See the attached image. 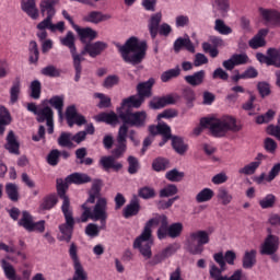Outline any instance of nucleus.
Here are the masks:
<instances>
[{"instance_id":"10","label":"nucleus","mask_w":280,"mask_h":280,"mask_svg":"<svg viewBox=\"0 0 280 280\" xmlns=\"http://www.w3.org/2000/svg\"><path fill=\"white\" fill-rule=\"evenodd\" d=\"M214 261L220 266V268L215 265H211L210 267V277L213 280H242L243 271L242 269H237L233 272L232 276H223L222 272L226 270V261H224V254L219 252L213 255Z\"/></svg>"},{"instance_id":"24","label":"nucleus","mask_w":280,"mask_h":280,"mask_svg":"<svg viewBox=\"0 0 280 280\" xmlns=\"http://www.w3.org/2000/svg\"><path fill=\"white\" fill-rule=\"evenodd\" d=\"M183 47H185L187 51H190V54H196V47H194V43H191V39L178 37L173 45L175 54H178V51H180Z\"/></svg>"},{"instance_id":"45","label":"nucleus","mask_w":280,"mask_h":280,"mask_svg":"<svg viewBox=\"0 0 280 280\" xmlns=\"http://www.w3.org/2000/svg\"><path fill=\"white\" fill-rule=\"evenodd\" d=\"M165 178L171 183H180V180L185 178V173L177 171V168H173L166 172Z\"/></svg>"},{"instance_id":"47","label":"nucleus","mask_w":280,"mask_h":280,"mask_svg":"<svg viewBox=\"0 0 280 280\" xmlns=\"http://www.w3.org/2000/svg\"><path fill=\"white\" fill-rule=\"evenodd\" d=\"M138 196L143 200H150L151 198H154L156 196V191L150 186H144L138 190Z\"/></svg>"},{"instance_id":"40","label":"nucleus","mask_w":280,"mask_h":280,"mask_svg":"<svg viewBox=\"0 0 280 280\" xmlns=\"http://www.w3.org/2000/svg\"><path fill=\"white\" fill-rule=\"evenodd\" d=\"M5 194L12 202H19V186L16 184L9 183L5 185Z\"/></svg>"},{"instance_id":"22","label":"nucleus","mask_w":280,"mask_h":280,"mask_svg":"<svg viewBox=\"0 0 280 280\" xmlns=\"http://www.w3.org/2000/svg\"><path fill=\"white\" fill-rule=\"evenodd\" d=\"M257 264V249L246 250L242 258L244 270H250Z\"/></svg>"},{"instance_id":"27","label":"nucleus","mask_w":280,"mask_h":280,"mask_svg":"<svg viewBox=\"0 0 280 280\" xmlns=\"http://www.w3.org/2000/svg\"><path fill=\"white\" fill-rule=\"evenodd\" d=\"M161 21H163V14L158 12L151 15L149 22V32L152 38H156V34H159V25H161Z\"/></svg>"},{"instance_id":"16","label":"nucleus","mask_w":280,"mask_h":280,"mask_svg":"<svg viewBox=\"0 0 280 280\" xmlns=\"http://www.w3.org/2000/svg\"><path fill=\"white\" fill-rule=\"evenodd\" d=\"M258 12L265 20L266 23H270V25L280 26V12L275 9H265L259 8Z\"/></svg>"},{"instance_id":"50","label":"nucleus","mask_w":280,"mask_h":280,"mask_svg":"<svg viewBox=\"0 0 280 280\" xmlns=\"http://www.w3.org/2000/svg\"><path fill=\"white\" fill-rule=\"evenodd\" d=\"M178 194V187L175 184H170L160 190V198H170Z\"/></svg>"},{"instance_id":"20","label":"nucleus","mask_w":280,"mask_h":280,"mask_svg":"<svg viewBox=\"0 0 280 280\" xmlns=\"http://www.w3.org/2000/svg\"><path fill=\"white\" fill-rule=\"evenodd\" d=\"M205 78H207V72L205 70H199L192 74L184 77V80L189 86H200L205 84Z\"/></svg>"},{"instance_id":"2","label":"nucleus","mask_w":280,"mask_h":280,"mask_svg":"<svg viewBox=\"0 0 280 280\" xmlns=\"http://www.w3.org/2000/svg\"><path fill=\"white\" fill-rule=\"evenodd\" d=\"M91 176L86 173H72L66 177V183L62 179H57V194L62 200L61 211L66 220V223L59 225L61 233L60 242H71L75 226V219L73 218L71 201L69 196H67V189H69V185H85V183H91Z\"/></svg>"},{"instance_id":"32","label":"nucleus","mask_w":280,"mask_h":280,"mask_svg":"<svg viewBox=\"0 0 280 280\" xmlns=\"http://www.w3.org/2000/svg\"><path fill=\"white\" fill-rule=\"evenodd\" d=\"M167 236H170V221L167 220V215L162 214V222L158 229V238L165 240Z\"/></svg>"},{"instance_id":"52","label":"nucleus","mask_w":280,"mask_h":280,"mask_svg":"<svg viewBox=\"0 0 280 280\" xmlns=\"http://www.w3.org/2000/svg\"><path fill=\"white\" fill-rule=\"evenodd\" d=\"M158 131L159 135H162L164 137V142L170 141V139L174 137L172 136V128L165 122L158 124Z\"/></svg>"},{"instance_id":"9","label":"nucleus","mask_w":280,"mask_h":280,"mask_svg":"<svg viewBox=\"0 0 280 280\" xmlns=\"http://www.w3.org/2000/svg\"><path fill=\"white\" fill-rule=\"evenodd\" d=\"M154 79L150 78L148 81L139 83L136 88L137 95L124 98V103L131 104L133 108H141L145 102V97H152V88L154 86Z\"/></svg>"},{"instance_id":"12","label":"nucleus","mask_w":280,"mask_h":280,"mask_svg":"<svg viewBox=\"0 0 280 280\" xmlns=\"http://www.w3.org/2000/svg\"><path fill=\"white\" fill-rule=\"evenodd\" d=\"M268 235L260 247V255H275L279 250L280 240L279 236L272 234V230L268 229Z\"/></svg>"},{"instance_id":"7","label":"nucleus","mask_w":280,"mask_h":280,"mask_svg":"<svg viewBox=\"0 0 280 280\" xmlns=\"http://www.w3.org/2000/svg\"><path fill=\"white\" fill-rule=\"evenodd\" d=\"M132 108H135L132 104H125L122 101L120 107L116 109L119 119L122 120V126H130L131 128H145V124L148 121V112H132Z\"/></svg>"},{"instance_id":"11","label":"nucleus","mask_w":280,"mask_h":280,"mask_svg":"<svg viewBox=\"0 0 280 280\" xmlns=\"http://www.w3.org/2000/svg\"><path fill=\"white\" fill-rule=\"evenodd\" d=\"M19 226H23L25 231L28 233H34L36 231L37 233H45V220L34 222V217L27 212V210H24L22 212V218L19 221Z\"/></svg>"},{"instance_id":"44","label":"nucleus","mask_w":280,"mask_h":280,"mask_svg":"<svg viewBox=\"0 0 280 280\" xmlns=\"http://www.w3.org/2000/svg\"><path fill=\"white\" fill-rule=\"evenodd\" d=\"M267 56H269V58L272 60L271 63L272 67H277V69H280V47L279 48H268L267 49Z\"/></svg>"},{"instance_id":"53","label":"nucleus","mask_w":280,"mask_h":280,"mask_svg":"<svg viewBox=\"0 0 280 280\" xmlns=\"http://www.w3.org/2000/svg\"><path fill=\"white\" fill-rule=\"evenodd\" d=\"M58 144L61 148H73L72 137L69 132H61L58 138Z\"/></svg>"},{"instance_id":"36","label":"nucleus","mask_w":280,"mask_h":280,"mask_svg":"<svg viewBox=\"0 0 280 280\" xmlns=\"http://www.w3.org/2000/svg\"><path fill=\"white\" fill-rule=\"evenodd\" d=\"M1 266H2V270L4 271L7 279L21 280V278L16 279V270L14 269V266H12V264L8 262V260L2 259Z\"/></svg>"},{"instance_id":"38","label":"nucleus","mask_w":280,"mask_h":280,"mask_svg":"<svg viewBox=\"0 0 280 280\" xmlns=\"http://www.w3.org/2000/svg\"><path fill=\"white\" fill-rule=\"evenodd\" d=\"M152 170L154 172H165V170H170V161L166 158H156L152 162Z\"/></svg>"},{"instance_id":"56","label":"nucleus","mask_w":280,"mask_h":280,"mask_svg":"<svg viewBox=\"0 0 280 280\" xmlns=\"http://www.w3.org/2000/svg\"><path fill=\"white\" fill-rule=\"evenodd\" d=\"M258 167H259V162H252L245 165L243 168H240L238 174H244L245 176H252V174H255V172H257Z\"/></svg>"},{"instance_id":"30","label":"nucleus","mask_w":280,"mask_h":280,"mask_svg":"<svg viewBox=\"0 0 280 280\" xmlns=\"http://www.w3.org/2000/svg\"><path fill=\"white\" fill-rule=\"evenodd\" d=\"M88 47L90 49V57L97 58L108 47V44L104 42L88 43Z\"/></svg>"},{"instance_id":"48","label":"nucleus","mask_w":280,"mask_h":280,"mask_svg":"<svg viewBox=\"0 0 280 280\" xmlns=\"http://www.w3.org/2000/svg\"><path fill=\"white\" fill-rule=\"evenodd\" d=\"M73 280H88L89 275L84 270V267H82L81 262L74 264V275L72 277Z\"/></svg>"},{"instance_id":"17","label":"nucleus","mask_w":280,"mask_h":280,"mask_svg":"<svg viewBox=\"0 0 280 280\" xmlns=\"http://www.w3.org/2000/svg\"><path fill=\"white\" fill-rule=\"evenodd\" d=\"M4 148L10 154H15L16 156L21 154V143H19V140H16V135H14L12 130H10L7 136V143L4 144Z\"/></svg>"},{"instance_id":"49","label":"nucleus","mask_w":280,"mask_h":280,"mask_svg":"<svg viewBox=\"0 0 280 280\" xmlns=\"http://www.w3.org/2000/svg\"><path fill=\"white\" fill-rule=\"evenodd\" d=\"M180 75V67L176 66L175 69H170L164 71L161 74L162 82H170V80H173V78H178Z\"/></svg>"},{"instance_id":"21","label":"nucleus","mask_w":280,"mask_h":280,"mask_svg":"<svg viewBox=\"0 0 280 280\" xmlns=\"http://www.w3.org/2000/svg\"><path fill=\"white\" fill-rule=\"evenodd\" d=\"M21 9L27 14L33 21L38 19V8H36V0H22Z\"/></svg>"},{"instance_id":"39","label":"nucleus","mask_w":280,"mask_h":280,"mask_svg":"<svg viewBox=\"0 0 280 280\" xmlns=\"http://www.w3.org/2000/svg\"><path fill=\"white\" fill-rule=\"evenodd\" d=\"M214 30L219 32L221 36H229V34H233V28L224 23V20H215L214 21Z\"/></svg>"},{"instance_id":"41","label":"nucleus","mask_w":280,"mask_h":280,"mask_svg":"<svg viewBox=\"0 0 280 280\" xmlns=\"http://www.w3.org/2000/svg\"><path fill=\"white\" fill-rule=\"evenodd\" d=\"M48 104L52 106V108H56L58 112L59 117H62V108H65V97L62 96H52L49 101Z\"/></svg>"},{"instance_id":"61","label":"nucleus","mask_w":280,"mask_h":280,"mask_svg":"<svg viewBox=\"0 0 280 280\" xmlns=\"http://www.w3.org/2000/svg\"><path fill=\"white\" fill-rule=\"evenodd\" d=\"M257 89H258L259 95L262 98L268 97V95H270V93H271L270 83H268V82H258Z\"/></svg>"},{"instance_id":"19","label":"nucleus","mask_w":280,"mask_h":280,"mask_svg":"<svg viewBox=\"0 0 280 280\" xmlns=\"http://www.w3.org/2000/svg\"><path fill=\"white\" fill-rule=\"evenodd\" d=\"M110 14H104L102 11H92L83 16L85 23H93L94 25L104 23V21H110Z\"/></svg>"},{"instance_id":"60","label":"nucleus","mask_w":280,"mask_h":280,"mask_svg":"<svg viewBox=\"0 0 280 280\" xmlns=\"http://www.w3.org/2000/svg\"><path fill=\"white\" fill-rule=\"evenodd\" d=\"M31 97L33 100H40V81L34 80L31 83Z\"/></svg>"},{"instance_id":"63","label":"nucleus","mask_w":280,"mask_h":280,"mask_svg":"<svg viewBox=\"0 0 280 280\" xmlns=\"http://www.w3.org/2000/svg\"><path fill=\"white\" fill-rule=\"evenodd\" d=\"M264 148L266 152L275 154V152H277V141H275L272 138H266L264 141Z\"/></svg>"},{"instance_id":"34","label":"nucleus","mask_w":280,"mask_h":280,"mask_svg":"<svg viewBox=\"0 0 280 280\" xmlns=\"http://www.w3.org/2000/svg\"><path fill=\"white\" fill-rule=\"evenodd\" d=\"M21 94V78L16 77L10 90V102L16 104L19 95Z\"/></svg>"},{"instance_id":"6","label":"nucleus","mask_w":280,"mask_h":280,"mask_svg":"<svg viewBox=\"0 0 280 280\" xmlns=\"http://www.w3.org/2000/svg\"><path fill=\"white\" fill-rule=\"evenodd\" d=\"M128 137V126L121 125L118 129V136H117V147L112 151V155L103 156L100 160V163L105 170V172H108V170H115V172H119L124 167V164L119 162H115L116 159H121L124 156L127 145H126V139Z\"/></svg>"},{"instance_id":"25","label":"nucleus","mask_w":280,"mask_h":280,"mask_svg":"<svg viewBox=\"0 0 280 280\" xmlns=\"http://www.w3.org/2000/svg\"><path fill=\"white\" fill-rule=\"evenodd\" d=\"M95 121L103 122V124H108L109 126H113L115 124H117V121H119V114L115 113V112H110V113H101L96 116H94Z\"/></svg>"},{"instance_id":"33","label":"nucleus","mask_w":280,"mask_h":280,"mask_svg":"<svg viewBox=\"0 0 280 280\" xmlns=\"http://www.w3.org/2000/svg\"><path fill=\"white\" fill-rule=\"evenodd\" d=\"M61 45L63 47H68L70 54L75 51L78 48L75 47V35L73 32L69 31L63 38L60 39Z\"/></svg>"},{"instance_id":"35","label":"nucleus","mask_w":280,"mask_h":280,"mask_svg":"<svg viewBox=\"0 0 280 280\" xmlns=\"http://www.w3.org/2000/svg\"><path fill=\"white\" fill-rule=\"evenodd\" d=\"M217 198L219 202L223 205V207H226V205H231V202L233 201V195H231V192H229V189L224 187L219 188Z\"/></svg>"},{"instance_id":"51","label":"nucleus","mask_w":280,"mask_h":280,"mask_svg":"<svg viewBox=\"0 0 280 280\" xmlns=\"http://www.w3.org/2000/svg\"><path fill=\"white\" fill-rule=\"evenodd\" d=\"M182 233H183V223L177 222L168 226V237H171L172 240H176V237H180Z\"/></svg>"},{"instance_id":"64","label":"nucleus","mask_w":280,"mask_h":280,"mask_svg":"<svg viewBox=\"0 0 280 280\" xmlns=\"http://www.w3.org/2000/svg\"><path fill=\"white\" fill-rule=\"evenodd\" d=\"M231 57L236 67H240V65H246L248 62V55L246 54H234Z\"/></svg>"},{"instance_id":"28","label":"nucleus","mask_w":280,"mask_h":280,"mask_svg":"<svg viewBox=\"0 0 280 280\" xmlns=\"http://www.w3.org/2000/svg\"><path fill=\"white\" fill-rule=\"evenodd\" d=\"M12 124V115L10 110L5 108V106H0V135L5 132V127Z\"/></svg>"},{"instance_id":"13","label":"nucleus","mask_w":280,"mask_h":280,"mask_svg":"<svg viewBox=\"0 0 280 280\" xmlns=\"http://www.w3.org/2000/svg\"><path fill=\"white\" fill-rule=\"evenodd\" d=\"M178 245H170L164 248L162 252H159L153 257L149 258L150 260L147 262V266L154 268V266H159V264H163L167 257H172L176 250H178Z\"/></svg>"},{"instance_id":"55","label":"nucleus","mask_w":280,"mask_h":280,"mask_svg":"<svg viewBox=\"0 0 280 280\" xmlns=\"http://www.w3.org/2000/svg\"><path fill=\"white\" fill-rule=\"evenodd\" d=\"M275 115H277V113L275 110L268 109L267 113L256 117V124H258V125L270 124V121H272V119H275Z\"/></svg>"},{"instance_id":"57","label":"nucleus","mask_w":280,"mask_h":280,"mask_svg":"<svg viewBox=\"0 0 280 280\" xmlns=\"http://www.w3.org/2000/svg\"><path fill=\"white\" fill-rule=\"evenodd\" d=\"M60 161V151L58 149L51 150L47 155V163L52 167H56Z\"/></svg>"},{"instance_id":"37","label":"nucleus","mask_w":280,"mask_h":280,"mask_svg":"<svg viewBox=\"0 0 280 280\" xmlns=\"http://www.w3.org/2000/svg\"><path fill=\"white\" fill-rule=\"evenodd\" d=\"M28 54H30L28 60L31 65H36L40 56V51H38V44L36 43V40L30 42Z\"/></svg>"},{"instance_id":"58","label":"nucleus","mask_w":280,"mask_h":280,"mask_svg":"<svg viewBox=\"0 0 280 280\" xmlns=\"http://www.w3.org/2000/svg\"><path fill=\"white\" fill-rule=\"evenodd\" d=\"M267 132L270 137H275L278 141H280V115L278 117L277 125H269L267 127Z\"/></svg>"},{"instance_id":"3","label":"nucleus","mask_w":280,"mask_h":280,"mask_svg":"<svg viewBox=\"0 0 280 280\" xmlns=\"http://www.w3.org/2000/svg\"><path fill=\"white\" fill-rule=\"evenodd\" d=\"M200 126L194 130L196 137L202 133V128H209L212 137H226V132L242 130V125H237V120L233 116H225L221 119L203 117L200 119Z\"/></svg>"},{"instance_id":"29","label":"nucleus","mask_w":280,"mask_h":280,"mask_svg":"<svg viewBox=\"0 0 280 280\" xmlns=\"http://www.w3.org/2000/svg\"><path fill=\"white\" fill-rule=\"evenodd\" d=\"M36 121L38 124H49L54 121V109L51 107L46 106L42 109H39V113L37 114Z\"/></svg>"},{"instance_id":"59","label":"nucleus","mask_w":280,"mask_h":280,"mask_svg":"<svg viewBox=\"0 0 280 280\" xmlns=\"http://www.w3.org/2000/svg\"><path fill=\"white\" fill-rule=\"evenodd\" d=\"M128 173L129 174H137L139 172V159L135 158L133 155H129L128 159Z\"/></svg>"},{"instance_id":"15","label":"nucleus","mask_w":280,"mask_h":280,"mask_svg":"<svg viewBox=\"0 0 280 280\" xmlns=\"http://www.w3.org/2000/svg\"><path fill=\"white\" fill-rule=\"evenodd\" d=\"M176 104V98L172 94L165 96H154L152 101L149 102V108L152 110H161L165 106H172Z\"/></svg>"},{"instance_id":"42","label":"nucleus","mask_w":280,"mask_h":280,"mask_svg":"<svg viewBox=\"0 0 280 280\" xmlns=\"http://www.w3.org/2000/svg\"><path fill=\"white\" fill-rule=\"evenodd\" d=\"M86 148H80L75 151V156L79 159V165H93V159L86 158Z\"/></svg>"},{"instance_id":"31","label":"nucleus","mask_w":280,"mask_h":280,"mask_svg":"<svg viewBox=\"0 0 280 280\" xmlns=\"http://www.w3.org/2000/svg\"><path fill=\"white\" fill-rule=\"evenodd\" d=\"M171 139H172V147L175 150V152H177V154H180V156H183V154L187 152L189 147L185 143V141H183V138L178 136H173Z\"/></svg>"},{"instance_id":"18","label":"nucleus","mask_w":280,"mask_h":280,"mask_svg":"<svg viewBox=\"0 0 280 280\" xmlns=\"http://www.w3.org/2000/svg\"><path fill=\"white\" fill-rule=\"evenodd\" d=\"M74 31L77 32L81 43H86V40H95L97 38V31L92 27H80L79 25L74 26Z\"/></svg>"},{"instance_id":"8","label":"nucleus","mask_w":280,"mask_h":280,"mask_svg":"<svg viewBox=\"0 0 280 280\" xmlns=\"http://www.w3.org/2000/svg\"><path fill=\"white\" fill-rule=\"evenodd\" d=\"M211 242L209 232L205 230H198L191 232L186 240V250L190 255H202L205 253V246Z\"/></svg>"},{"instance_id":"46","label":"nucleus","mask_w":280,"mask_h":280,"mask_svg":"<svg viewBox=\"0 0 280 280\" xmlns=\"http://www.w3.org/2000/svg\"><path fill=\"white\" fill-rule=\"evenodd\" d=\"M42 75L46 78H60V69L56 68L54 65H48L40 70Z\"/></svg>"},{"instance_id":"62","label":"nucleus","mask_w":280,"mask_h":280,"mask_svg":"<svg viewBox=\"0 0 280 280\" xmlns=\"http://www.w3.org/2000/svg\"><path fill=\"white\" fill-rule=\"evenodd\" d=\"M116 84H119V77L116 74L108 75L103 82L104 89H113Z\"/></svg>"},{"instance_id":"4","label":"nucleus","mask_w":280,"mask_h":280,"mask_svg":"<svg viewBox=\"0 0 280 280\" xmlns=\"http://www.w3.org/2000/svg\"><path fill=\"white\" fill-rule=\"evenodd\" d=\"M116 47L124 60L128 65H141L145 59V54L148 51V42H139L136 36L129 37L124 45L116 44Z\"/></svg>"},{"instance_id":"43","label":"nucleus","mask_w":280,"mask_h":280,"mask_svg":"<svg viewBox=\"0 0 280 280\" xmlns=\"http://www.w3.org/2000/svg\"><path fill=\"white\" fill-rule=\"evenodd\" d=\"M214 194L211 190V188H203L201 191H199L196 195V202L202 203V202H209L213 198Z\"/></svg>"},{"instance_id":"26","label":"nucleus","mask_w":280,"mask_h":280,"mask_svg":"<svg viewBox=\"0 0 280 280\" xmlns=\"http://www.w3.org/2000/svg\"><path fill=\"white\" fill-rule=\"evenodd\" d=\"M56 3H58V0H43L39 4L43 16H45L46 12L48 18L54 19L56 16Z\"/></svg>"},{"instance_id":"1","label":"nucleus","mask_w":280,"mask_h":280,"mask_svg":"<svg viewBox=\"0 0 280 280\" xmlns=\"http://www.w3.org/2000/svg\"><path fill=\"white\" fill-rule=\"evenodd\" d=\"M104 182L102 179H94L92 187L88 191L89 198L81 206L83 212L80 218V222H101V226H97L95 223H90L85 226V235L88 237H97L100 235V229H106V220H108V212H106L108 202L106 198H102V187Z\"/></svg>"},{"instance_id":"14","label":"nucleus","mask_w":280,"mask_h":280,"mask_svg":"<svg viewBox=\"0 0 280 280\" xmlns=\"http://www.w3.org/2000/svg\"><path fill=\"white\" fill-rule=\"evenodd\" d=\"M66 119L69 128H73V126H84L86 125V118L82 114H78V109L75 105H70L66 109Z\"/></svg>"},{"instance_id":"23","label":"nucleus","mask_w":280,"mask_h":280,"mask_svg":"<svg viewBox=\"0 0 280 280\" xmlns=\"http://www.w3.org/2000/svg\"><path fill=\"white\" fill-rule=\"evenodd\" d=\"M139 211H141V203H139V199L135 197L130 200L129 205L124 208L122 215L128 220V218L138 215Z\"/></svg>"},{"instance_id":"54","label":"nucleus","mask_w":280,"mask_h":280,"mask_svg":"<svg viewBox=\"0 0 280 280\" xmlns=\"http://www.w3.org/2000/svg\"><path fill=\"white\" fill-rule=\"evenodd\" d=\"M276 202H277V197H275V195L272 194H269L259 201V206L261 207V209H272Z\"/></svg>"},{"instance_id":"5","label":"nucleus","mask_w":280,"mask_h":280,"mask_svg":"<svg viewBox=\"0 0 280 280\" xmlns=\"http://www.w3.org/2000/svg\"><path fill=\"white\" fill-rule=\"evenodd\" d=\"M162 222L163 214L150 219L144 224L142 233L133 241V248L139 250L145 261L152 257V246H154V241L152 240V228L159 226Z\"/></svg>"}]
</instances>
